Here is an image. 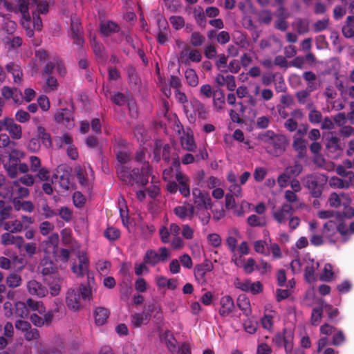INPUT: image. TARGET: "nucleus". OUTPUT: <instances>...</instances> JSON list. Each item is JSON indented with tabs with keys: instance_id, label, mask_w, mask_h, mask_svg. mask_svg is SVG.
<instances>
[{
	"instance_id": "49",
	"label": "nucleus",
	"mask_w": 354,
	"mask_h": 354,
	"mask_svg": "<svg viewBox=\"0 0 354 354\" xmlns=\"http://www.w3.org/2000/svg\"><path fill=\"white\" fill-rule=\"evenodd\" d=\"M59 185L64 191L68 190L72 187L69 174L64 173L59 176Z\"/></svg>"
},
{
	"instance_id": "10",
	"label": "nucleus",
	"mask_w": 354,
	"mask_h": 354,
	"mask_svg": "<svg viewBox=\"0 0 354 354\" xmlns=\"http://www.w3.org/2000/svg\"><path fill=\"white\" fill-rule=\"evenodd\" d=\"M41 273L44 281H49L53 277L58 276L57 266L48 259H43L40 263Z\"/></svg>"
},
{
	"instance_id": "42",
	"label": "nucleus",
	"mask_w": 354,
	"mask_h": 354,
	"mask_svg": "<svg viewBox=\"0 0 354 354\" xmlns=\"http://www.w3.org/2000/svg\"><path fill=\"white\" fill-rule=\"evenodd\" d=\"M185 77L190 86L195 87L198 85V77L194 69L187 68L185 72Z\"/></svg>"
},
{
	"instance_id": "9",
	"label": "nucleus",
	"mask_w": 354,
	"mask_h": 354,
	"mask_svg": "<svg viewBox=\"0 0 354 354\" xmlns=\"http://www.w3.org/2000/svg\"><path fill=\"white\" fill-rule=\"evenodd\" d=\"M287 145L286 138L283 135L277 134L272 142L266 147V151L274 156H279L286 150Z\"/></svg>"
},
{
	"instance_id": "34",
	"label": "nucleus",
	"mask_w": 354,
	"mask_h": 354,
	"mask_svg": "<svg viewBox=\"0 0 354 354\" xmlns=\"http://www.w3.org/2000/svg\"><path fill=\"white\" fill-rule=\"evenodd\" d=\"M213 104L217 111L223 109L225 104V97L223 90L218 89L214 91Z\"/></svg>"
},
{
	"instance_id": "43",
	"label": "nucleus",
	"mask_w": 354,
	"mask_h": 354,
	"mask_svg": "<svg viewBox=\"0 0 354 354\" xmlns=\"http://www.w3.org/2000/svg\"><path fill=\"white\" fill-rule=\"evenodd\" d=\"M277 136V134H276L273 131L267 130L265 132L259 133L258 138L264 144L265 148L266 149V147H268L272 142V141L274 140V138H275Z\"/></svg>"
},
{
	"instance_id": "31",
	"label": "nucleus",
	"mask_w": 354,
	"mask_h": 354,
	"mask_svg": "<svg viewBox=\"0 0 354 354\" xmlns=\"http://www.w3.org/2000/svg\"><path fill=\"white\" fill-rule=\"evenodd\" d=\"M7 71L12 74L15 83H20L23 76V73L21 67L15 62H9L6 65Z\"/></svg>"
},
{
	"instance_id": "23",
	"label": "nucleus",
	"mask_w": 354,
	"mask_h": 354,
	"mask_svg": "<svg viewBox=\"0 0 354 354\" xmlns=\"http://www.w3.org/2000/svg\"><path fill=\"white\" fill-rule=\"evenodd\" d=\"M19 162L20 160L17 157H15L11 153L9 154L8 160L3 164V167L10 178H13L17 177Z\"/></svg>"
},
{
	"instance_id": "52",
	"label": "nucleus",
	"mask_w": 354,
	"mask_h": 354,
	"mask_svg": "<svg viewBox=\"0 0 354 354\" xmlns=\"http://www.w3.org/2000/svg\"><path fill=\"white\" fill-rule=\"evenodd\" d=\"M259 21L266 25H268L272 20V13L270 10H263L259 13Z\"/></svg>"
},
{
	"instance_id": "51",
	"label": "nucleus",
	"mask_w": 354,
	"mask_h": 354,
	"mask_svg": "<svg viewBox=\"0 0 354 354\" xmlns=\"http://www.w3.org/2000/svg\"><path fill=\"white\" fill-rule=\"evenodd\" d=\"M21 282V277L15 273L9 274L6 278V283L10 288H16L20 286Z\"/></svg>"
},
{
	"instance_id": "5",
	"label": "nucleus",
	"mask_w": 354,
	"mask_h": 354,
	"mask_svg": "<svg viewBox=\"0 0 354 354\" xmlns=\"http://www.w3.org/2000/svg\"><path fill=\"white\" fill-rule=\"evenodd\" d=\"M184 112L189 122H194L196 115L203 120H206L208 116L205 105L196 98L192 99L189 103L185 104Z\"/></svg>"
},
{
	"instance_id": "61",
	"label": "nucleus",
	"mask_w": 354,
	"mask_h": 354,
	"mask_svg": "<svg viewBox=\"0 0 354 354\" xmlns=\"http://www.w3.org/2000/svg\"><path fill=\"white\" fill-rule=\"evenodd\" d=\"M248 223L252 227L263 226L265 221L263 218L255 214H252L248 218Z\"/></svg>"
},
{
	"instance_id": "25",
	"label": "nucleus",
	"mask_w": 354,
	"mask_h": 354,
	"mask_svg": "<svg viewBox=\"0 0 354 354\" xmlns=\"http://www.w3.org/2000/svg\"><path fill=\"white\" fill-rule=\"evenodd\" d=\"M119 30L120 26L118 24L112 21H102L100 23V32L104 37L118 32Z\"/></svg>"
},
{
	"instance_id": "36",
	"label": "nucleus",
	"mask_w": 354,
	"mask_h": 354,
	"mask_svg": "<svg viewBox=\"0 0 354 354\" xmlns=\"http://www.w3.org/2000/svg\"><path fill=\"white\" fill-rule=\"evenodd\" d=\"M337 223L335 221L330 220L328 221L324 225L323 228V234L327 238H328L329 241L335 243V241L332 239V236L335 234L337 231Z\"/></svg>"
},
{
	"instance_id": "2",
	"label": "nucleus",
	"mask_w": 354,
	"mask_h": 354,
	"mask_svg": "<svg viewBox=\"0 0 354 354\" xmlns=\"http://www.w3.org/2000/svg\"><path fill=\"white\" fill-rule=\"evenodd\" d=\"M115 169L118 178L125 185L145 187L148 183V180L146 177H143L142 174H140L138 168L131 169L126 165H116Z\"/></svg>"
},
{
	"instance_id": "27",
	"label": "nucleus",
	"mask_w": 354,
	"mask_h": 354,
	"mask_svg": "<svg viewBox=\"0 0 354 354\" xmlns=\"http://www.w3.org/2000/svg\"><path fill=\"white\" fill-rule=\"evenodd\" d=\"M174 172H175V175L178 174V172H182L180 171V162L178 157L174 158L171 166L163 170L162 179L165 181L170 180L173 177Z\"/></svg>"
},
{
	"instance_id": "63",
	"label": "nucleus",
	"mask_w": 354,
	"mask_h": 354,
	"mask_svg": "<svg viewBox=\"0 0 354 354\" xmlns=\"http://www.w3.org/2000/svg\"><path fill=\"white\" fill-rule=\"evenodd\" d=\"M112 102L118 106H122L127 102L126 96L120 92L115 93L111 97Z\"/></svg>"
},
{
	"instance_id": "45",
	"label": "nucleus",
	"mask_w": 354,
	"mask_h": 354,
	"mask_svg": "<svg viewBox=\"0 0 354 354\" xmlns=\"http://www.w3.org/2000/svg\"><path fill=\"white\" fill-rule=\"evenodd\" d=\"M334 276L333 267L331 264L326 263L324 266L323 272L320 275V280L325 282H330L332 281Z\"/></svg>"
},
{
	"instance_id": "38",
	"label": "nucleus",
	"mask_w": 354,
	"mask_h": 354,
	"mask_svg": "<svg viewBox=\"0 0 354 354\" xmlns=\"http://www.w3.org/2000/svg\"><path fill=\"white\" fill-rule=\"evenodd\" d=\"M16 142L10 141V138L5 133L0 134V148H8L12 153L18 155L19 151L15 149Z\"/></svg>"
},
{
	"instance_id": "7",
	"label": "nucleus",
	"mask_w": 354,
	"mask_h": 354,
	"mask_svg": "<svg viewBox=\"0 0 354 354\" xmlns=\"http://www.w3.org/2000/svg\"><path fill=\"white\" fill-rule=\"evenodd\" d=\"M156 304H149L145 307L142 313H136L131 315V323L133 328H140L147 325L151 317V314L156 309Z\"/></svg>"
},
{
	"instance_id": "53",
	"label": "nucleus",
	"mask_w": 354,
	"mask_h": 354,
	"mask_svg": "<svg viewBox=\"0 0 354 354\" xmlns=\"http://www.w3.org/2000/svg\"><path fill=\"white\" fill-rule=\"evenodd\" d=\"M104 236L110 241H115L120 236V232L118 229L109 227L104 232Z\"/></svg>"
},
{
	"instance_id": "47",
	"label": "nucleus",
	"mask_w": 354,
	"mask_h": 354,
	"mask_svg": "<svg viewBox=\"0 0 354 354\" xmlns=\"http://www.w3.org/2000/svg\"><path fill=\"white\" fill-rule=\"evenodd\" d=\"M285 171L290 176H297L302 172L303 166L299 162L295 161L292 166L287 167Z\"/></svg>"
},
{
	"instance_id": "32",
	"label": "nucleus",
	"mask_w": 354,
	"mask_h": 354,
	"mask_svg": "<svg viewBox=\"0 0 354 354\" xmlns=\"http://www.w3.org/2000/svg\"><path fill=\"white\" fill-rule=\"evenodd\" d=\"M342 32L346 38L354 37V15H349L346 17L345 24L342 28Z\"/></svg>"
},
{
	"instance_id": "28",
	"label": "nucleus",
	"mask_w": 354,
	"mask_h": 354,
	"mask_svg": "<svg viewBox=\"0 0 354 354\" xmlns=\"http://www.w3.org/2000/svg\"><path fill=\"white\" fill-rule=\"evenodd\" d=\"M308 142L301 138L294 137L292 147L297 152V157L302 159L306 156Z\"/></svg>"
},
{
	"instance_id": "19",
	"label": "nucleus",
	"mask_w": 354,
	"mask_h": 354,
	"mask_svg": "<svg viewBox=\"0 0 354 354\" xmlns=\"http://www.w3.org/2000/svg\"><path fill=\"white\" fill-rule=\"evenodd\" d=\"M213 266L209 263H202L196 266L194 268V276L196 279L201 284L207 283L206 274L212 271Z\"/></svg>"
},
{
	"instance_id": "62",
	"label": "nucleus",
	"mask_w": 354,
	"mask_h": 354,
	"mask_svg": "<svg viewBox=\"0 0 354 354\" xmlns=\"http://www.w3.org/2000/svg\"><path fill=\"white\" fill-rule=\"evenodd\" d=\"M309 121L313 124H318L321 122L322 120V113L316 109H313L308 114Z\"/></svg>"
},
{
	"instance_id": "55",
	"label": "nucleus",
	"mask_w": 354,
	"mask_h": 354,
	"mask_svg": "<svg viewBox=\"0 0 354 354\" xmlns=\"http://www.w3.org/2000/svg\"><path fill=\"white\" fill-rule=\"evenodd\" d=\"M57 214H59V217L65 222H70L72 219L73 212L68 207L66 206L61 207L59 209Z\"/></svg>"
},
{
	"instance_id": "44",
	"label": "nucleus",
	"mask_w": 354,
	"mask_h": 354,
	"mask_svg": "<svg viewBox=\"0 0 354 354\" xmlns=\"http://www.w3.org/2000/svg\"><path fill=\"white\" fill-rule=\"evenodd\" d=\"M115 156L118 162L120 163L117 165H124L131 159L130 153L124 149L115 151Z\"/></svg>"
},
{
	"instance_id": "21",
	"label": "nucleus",
	"mask_w": 354,
	"mask_h": 354,
	"mask_svg": "<svg viewBox=\"0 0 354 354\" xmlns=\"http://www.w3.org/2000/svg\"><path fill=\"white\" fill-rule=\"evenodd\" d=\"M109 315L110 310L105 307L98 306L93 310V317L97 326L105 324Z\"/></svg>"
},
{
	"instance_id": "18",
	"label": "nucleus",
	"mask_w": 354,
	"mask_h": 354,
	"mask_svg": "<svg viewBox=\"0 0 354 354\" xmlns=\"http://www.w3.org/2000/svg\"><path fill=\"white\" fill-rule=\"evenodd\" d=\"M326 148L329 153H339L342 151L340 139L334 135V132H329L326 139Z\"/></svg>"
},
{
	"instance_id": "56",
	"label": "nucleus",
	"mask_w": 354,
	"mask_h": 354,
	"mask_svg": "<svg viewBox=\"0 0 354 354\" xmlns=\"http://www.w3.org/2000/svg\"><path fill=\"white\" fill-rule=\"evenodd\" d=\"M169 22L176 30H180L185 26L184 18L181 16H171L169 17Z\"/></svg>"
},
{
	"instance_id": "50",
	"label": "nucleus",
	"mask_w": 354,
	"mask_h": 354,
	"mask_svg": "<svg viewBox=\"0 0 354 354\" xmlns=\"http://www.w3.org/2000/svg\"><path fill=\"white\" fill-rule=\"evenodd\" d=\"M26 305L32 310H37L40 314L45 312L44 308H43L42 303L41 301H35L29 298L26 300Z\"/></svg>"
},
{
	"instance_id": "1",
	"label": "nucleus",
	"mask_w": 354,
	"mask_h": 354,
	"mask_svg": "<svg viewBox=\"0 0 354 354\" xmlns=\"http://www.w3.org/2000/svg\"><path fill=\"white\" fill-rule=\"evenodd\" d=\"M90 279L93 281L94 278L90 277L88 274V286L81 283L78 288H70L66 292V304L70 310L74 312L79 311L82 308L81 299L91 301L93 299L91 289L89 287Z\"/></svg>"
},
{
	"instance_id": "41",
	"label": "nucleus",
	"mask_w": 354,
	"mask_h": 354,
	"mask_svg": "<svg viewBox=\"0 0 354 354\" xmlns=\"http://www.w3.org/2000/svg\"><path fill=\"white\" fill-rule=\"evenodd\" d=\"M288 17L289 14H278L274 27L279 30L286 31L288 28V21H286Z\"/></svg>"
},
{
	"instance_id": "24",
	"label": "nucleus",
	"mask_w": 354,
	"mask_h": 354,
	"mask_svg": "<svg viewBox=\"0 0 354 354\" xmlns=\"http://www.w3.org/2000/svg\"><path fill=\"white\" fill-rule=\"evenodd\" d=\"M88 259L84 255L80 256L79 264L77 266L76 265H73L72 266V271L76 274L77 277H83L88 272Z\"/></svg>"
},
{
	"instance_id": "26",
	"label": "nucleus",
	"mask_w": 354,
	"mask_h": 354,
	"mask_svg": "<svg viewBox=\"0 0 354 354\" xmlns=\"http://www.w3.org/2000/svg\"><path fill=\"white\" fill-rule=\"evenodd\" d=\"M37 211L45 218H50L57 214V212L49 207L45 198H41L37 203Z\"/></svg>"
},
{
	"instance_id": "30",
	"label": "nucleus",
	"mask_w": 354,
	"mask_h": 354,
	"mask_svg": "<svg viewBox=\"0 0 354 354\" xmlns=\"http://www.w3.org/2000/svg\"><path fill=\"white\" fill-rule=\"evenodd\" d=\"M309 20L304 18H297L292 24L293 28L300 35H305L309 32Z\"/></svg>"
},
{
	"instance_id": "16",
	"label": "nucleus",
	"mask_w": 354,
	"mask_h": 354,
	"mask_svg": "<svg viewBox=\"0 0 354 354\" xmlns=\"http://www.w3.org/2000/svg\"><path fill=\"white\" fill-rule=\"evenodd\" d=\"M328 202L330 207L336 208L341 205H350L351 198L346 194L340 193L338 194L336 192H333L330 194Z\"/></svg>"
},
{
	"instance_id": "33",
	"label": "nucleus",
	"mask_w": 354,
	"mask_h": 354,
	"mask_svg": "<svg viewBox=\"0 0 354 354\" xmlns=\"http://www.w3.org/2000/svg\"><path fill=\"white\" fill-rule=\"evenodd\" d=\"M236 305L245 316L251 314L250 303L245 295H240L238 297Z\"/></svg>"
},
{
	"instance_id": "37",
	"label": "nucleus",
	"mask_w": 354,
	"mask_h": 354,
	"mask_svg": "<svg viewBox=\"0 0 354 354\" xmlns=\"http://www.w3.org/2000/svg\"><path fill=\"white\" fill-rule=\"evenodd\" d=\"M48 311L52 313L53 315H55V319L56 320H59L66 315L65 307L58 299L55 300L53 308Z\"/></svg>"
},
{
	"instance_id": "59",
	"label": "nucleus",
	"mask_w": 354,
	"mask_h": 354,
	"mask_svg": "<svg viewBox=\"0 0 354 354\" xmlns=\"http://www.w3.org/2000/svg\"><path fill=\"white\" fill-rule=\"evenodd\" d=\"M73 204L77 207H82L86 203V198L80 192H75L73 195Z\"/></svg>"
},
{
	"instance_id": "48",
	"label": "nucleus",
	"mask_w": 354,
	"mask_h": 354,
	"mask_svg": "<svg viewBox=\"0 0 354 354\" xmlns=\"http://www.w3.org/2000/svg\"><path fill=\"white\" fill-rule=\"evenodd\" d=\"M16 316L24 318L28 316V309L26 304L24 302H17L15 304V311Z\"/></svg>"
},
{
	"instance_id": "3",
	"label": "nucleus",
	"mask_w": 354,
	"mask_h": 354,
	"mask_svg": "<svg viewBox=\"0 0 354 354\" xmlns=\"http://www.w3.org/2000/svg\"><path fill=\"white\" fill-rule=\"evenodd\" d=\"M304 186L308 189L313 198H319L322 196L324 186L326 184L328 178L324 174L314 173L302 178Z\"/></svg>"
},
{
	"instance_id": "15",
	"label": "nucleus",
	"mask_w": 354,
	"mask_h": 354,
	"mask_svg": "<svg viewBox=\"0 0 354 354\" xmlns=\"http://www.w3.org/2000/svg\"><path fill=\"white\" fill-rule=\"evenodd\" d=\"M4 127L12 139L19 140L21 138V127L17 124L13 118H6L4 119Z\"/></svg>"
},
{
	"instance_id": "39",
	"label": "nucleus",
	"mask_w": 354,
	"mask_h": 354,
	"mask_svg": "<svg viewBox=\"0 0 354 354\" xmlns=\"http://www.w3.org/2000/svg\"><path fill=\"white\" fill-rule=\"evenodd\" d=\"M37 136H38L39 140V139L41 140V142H42L43 145L45 146V147H46V148L51 147L52 141H51L50 135L49 133H48L46 131L44 127H43L41 126L37 127Z\"/></svg>"
},
{
	"instance_id": "8",
	"label": "nucleus",
	"mask_w": 354,
	"mask_h": 354,
	"mask_svg": "<svg viewBox=\"0 0 354 354\" xmlns=\"http://www.w3.org/2000/svg\"><path fill=\"white\" fill-rule=\"evenodd\" d=\"M192 196L194 205L197 211L212 209V199L207 192L194 188L192 190Z\"/></svg>"
},
{
	"instance_id": "58",
	"label": "nucleus",
	"mask_w": 354,
	"mask_h": 354,
	"mask_svg": "<svg viewBox=\"0 0 354 354\" xmlns=\"http://www.w3.org/2000/svg\"><path fill=\"white\" fill-rule=\"evenodd\" d=\"M227 58L228 57L226 56L225 54L222 53L218 55V59L216 61V66L218 68V69L221 70V72L227 73V69H222L223 68L227 67Z\"/></svg>"
},
{
	"instance_id": "29",
	"label": "nucleus",
	"mask_w": 354,
	"mask_h": 354,
	"mask_svg": "<svg viewBox=\"0 0 354 354\" xmlns=\"http://www.w3.org/2000/svg\"><path fill=\"white\" fill-rule=\"evenodd\" d=\"M180 144L183 149L194 152L197 149L192 133H187L185 136L181 137Z\"/></svg>"
},
{
	"instance_id": "12",
	"label": "nucleus",
	"mask_w": 354,
	"mask_h": 354,
	"mask_svg": "<svg viewBox=\"0 0 354 354\" xmlns=\"http://www.w3.org/2000/svg\"><path fill=\"white\" fill-rule=\"evenodd\" d=\"M70 37L73 39L74 44L82 48L84 44L82 36V27L79 19H71Z\"/></svg>"
},
{
	"instance_id": "22",
	"label": "nucleus",
	"mask_w": 354,
	"mask_h": 354,
	"mask_svg": "<svg viewBox=\"0 0 354 354\" xmlns=\"http://www.w3.org/2000/svg\"><path fill=\"white\" fill-rule=\"evenodd\" d=\"M55 120L66 126L71 125L73 121V113L71 110L67 108L58 110L55 114Z\"/></svg>"
},
{
	"instance_id": "54",
	"label": "nucleus",
	"mask_w": 354,
	"mask_h": 354,
	"mask_svg": "<svg viewBox=\"0 0 354 354\" xmlns=\"http://www.w3.org/2000/svg\"><path fill=\"white\" fill-rule=\"evenodd\" d=\"M323 309L322 307L314 308L311 313V323L314 326H317L322 319Z\"/></svg>"
},
{
	"instance_id": "46",
	"label": "nucleus",
	"mask_w": 354,
	"mask_h": 354,
	"mask_svg": "<svg viewBox=\"0 0 354 354\" xmlns=\"http://www.w3.org/2000/svg\"><path fill=\"white\" fill-rule=\"evenodd\" d=\"M205 41V37L199 32H192L190 37V43L194 47H199L203 45Z\"/></svg>"
},
{
	"instance_id": "20",
	"label": "nucleus",
	"mask_w": 354,
	"mask_h": 354,
	"mask_svg": "<svg viewBox=\"0 0 354 354\" xmlns=\"http://www.w3.org/2000/svg\"><path fill=\"white\" fill-rule=\"evenodd\" d=\"M176 180L178 183V191L184 196L187 197L190 195V188L189 185V178L183 172H178L176 174Z\"/></svg>"
},
{
	"instance_id": "11",
	"label": "nucleus",
	"mask_w": 354,
	"mask_h": 354,
	"mask_svg": "<svg viewBox=\"0 0 354 354\" xmlns=\"http://www.w3.org/2000/svg\"><path fill=\"white\" fill-rule=\"evenodd\" d=\"M294 211L295 209L290 204L284 203L273 212V218L279 224L284 223L293 215Z\"/></svg>"
},
{
	"instance_id": "4",
	"label": "nucleus",
	"mask_w": 354,
	"mask_h": 354,
	"mask_svg": "<svg viewBox=\"0 0 354 354\" xmlns=\"http://www.w3.org/2000/svg\"><path fill=\"white\" fill-rule=\"evenodd\" d=\"M51 0H17V6L23 18L26 21L30 19L29 8L36 7L38 13L45 15L48 12L49 3Z\"/></svg>"
},
{
	"instance_id": "57",
	"label": "nucleus",
	"mask_w": 354,
	"mask_h": 354,
	"mask_svg": "<svg viewBox=\"0 0 354 354\" xmlns=\"http://www.w3.org/2000/svg\"><path fill=\"white\" fill-rule=\"evenodd\" d=\"M286 329H283V333H277L272 338V342L279 348L283 346L287 337L286 335Z\"/></svg>"
},
{
	"instance_id": "17",
	"label": "nucleus",
	"mask_w": 354,
	"mask_h": 354,
	"mask_svg": "<svg viewBox=\"0 0 354 354\" xmlns=\"http://www.w3.org/2000/svg\"><path fill=\"white\" fill-rule=\"evenodd\" d=\"M27 290L30 295L39 298L45 297L48 293L47 288L40 282L32 279L27 283Z\"/></svg>"
},
{
	"instance_id": "13",
	"label": "nucleus",
	"mask_w": 354,
	"mask_h": 354,
	"mask_svg": "<svg viewBox=\"0 0 354 354\" xmlns=\"http://www.w3.org/2000/svg\"><path fill=\"white\" fill-rule=\"evenodd\" d=\"M91 46L97 63L101 65H105L108 59V55L104 45L98 41L95 37H93L91 40Z\"/></svg>"
},
{
	"instance_id": "14",
	"label": "nucleus",
	"mask_w": 354,
	"mask_h": 354,
	"mask_svg": "<svg viewBox=\"0 0 354 354\" xmlns=\"http://www.w3.org/2000/svg\"><path fill=\"white\" fill-rule=\"evenodd\" d=\"M218 313L222 317L229 316L235 310L233 299L230 295H225L220 299Z\"/></svg>"
},
{
	"instance_id": "40",
	"label": "nucleus",
	"mask_w": 354,
	"mask_h": 354,
	"mask_svg": "<svg viewBox=\"0 0 354 354\" xmlns=\"http://www.w3.org/2000/svg\"><path fill=\"white\" fill-rule=\"evenodd\" d=\"M49 286L50 293L52 296H57L61 290L60 278L57 276L49 281H44Z\"/></svg>"
},
{
	"instance_id": "60",
	"label": "nucleus",
	"mask_w": 354,
	"mask_h": 354,
	"mask_svg": "<svg viewBox=\"0 0 354 354\" xmlns=\"http://www.w3.org/2000/svg\"><path fill=\"white\" fill-rule=\"evenodd\" d=\"M42 77L45 79L46 86L50 91H55L57 89L58 82L55 77L53 75H48Z\"/></svg>"
},
{
	"instance_id": "64",
	"label": "nucleus",
	"mask_w": 354,
	"mask_h": 354,
	"mask_svg": "<svg viewBox=\"0 0 354 354\" xmlns=\"http://www.w3.org/2000/svg\"><path fill=\"white\" fill-rule=\"evenodd\" d=\"M35 176V179H39L41 181L48 180L50 177V171L45 167H40Z\"/></svg>"
},
{
	"instance_id": "35",
	"label": "nucleus",
	"mask_w": 354,
	"mask_h": 354,
	"mask_svg": "<svg viewBox=\"0 0 354 354\" xmlns=\"http://www.w3.org/2000/svg\"><path fill=\"white\" fill-rule=\"evenodd\" d=\"M163 342L166 344L169 351L172 353V354H176V352H177V341L169 330L164 333Z\"/></svg>"
},
{
	"instance_id": "6",
	"label": "nucleus",
	"mask_w": 354,
	"mask_h": 354,
	"mask_svg": "<svg viewBox=\"0 0 354 354\" xmlns=\"http://www.w3.org/2000/svg\"><path fill=\"white\" fill-rule=\"evenodd\" d=\"M171 253L166 247H161L158 252L154 250H147L143 261L149 266H155L159 262H166L170 257Z\"/></svg>"
}]
</instances>
